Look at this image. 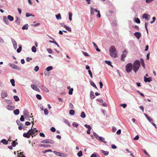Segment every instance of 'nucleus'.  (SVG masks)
Listing matches in <instances>:
<instances>
[{"label": "nucleus", "instance_id": "a19ab883", "mask_svg": "<svg viewBox=\"0 0 157 157\" xmlns=\"http://www.w3.org/2000/svg\"><path fill=\"white\" fill-rule=\"evenodd\" d=\"M73 88H71V89H70L68 93L70 95H71L73 94Z\"/></svg>", "mask_w": 157, "mask_h": 157}, {"label": "nucleus", "instance_id": "37998d69", "mask_svg": "<svg viewBox=\"0 0 157 157\" xmlns=\"http://www.w3.org/2000/svg\"><path fill=\"white\" fill-rule=\"evenodd\" d=\"M6 108L10 110L13 109V108L12 106L10 105L7 106Z\"/></svg>", "mask_w": 157, "mask_h": 157}, {"label": "nucleus", "instance_id": "dca6fc26", "mask_svg": "<svg viewBox=\"0 0 157 157\" xmlns=\"http://www.w3.org/2000/svg\"><path fill=\"white\" fill-rule=\"evenodd\" d=\"M98 140L101 142H103L105 143H107L106 141H105L104 138L101 136H100V137H99Z\"/></svg>", "mask_w": 157, "mask_h": 157}, {"label": "nucleus", "instance_id": "bb28decb", "mask_svg": "<svg viewBox=\"0 0 157 157\" xmlns=\"http://www.w3.org/2000/svg\"><path fill=\"white\" fill-rule=\"evenodd\" d=\"M72 13L71 12H69V20L70 21H72Z\"/></svg>", "mask_w": 157, "mask_h": 157}, {"label": "nucleus", "instance_id": "f03ea898", "mask_svg": "<svg viewBox=\"0 0 157 157\" xmlns=\"http://www.w3.org/2000/svg\"><path fill=\"white\" fill-rule=\"evenodd\" d=\"M140 66V63L139 60H136L132 65L133 71L136 73Z\"/></svg>", "mask_w": 157, "mask_h": 157}, {"label": "nucleus", "instance_id": "a18cd8bd", "mask_svg": "<svg viewBox=\"0 0 157 157\" xmlns=\"http://www.w3.org/2000/svg\"><path fill=\"white\" fill-rule=\"evenodd\" d=\"M85 126L86 128H87L88 129H89V130H91V127H90V126L89 125H88L87 124H85Z\"/></svg>", "mask_w": 157, "mask_h": 157}, {"label": "nucleus", "instance_id": "864d4df0", "mask_svg": "<svg viewBox=\"0 0 157 157\" xmlns=\"http://www.w3.org/2000/svg\"><path fill=\"white\" fill-rule=\"evenodd\" d=\"M106 63L109 65H110L111 66L113 67V66L111 64V63L110 61H105Z\"/></svg>", "mask_w": 157, "mask_h": 157}, {"label": "nucleus", "instance_id": "e2e57ef3", "mask_svg": "<svg viewBox=\"0 0 157 157\" xmlns=\"http://www.w3.org/2000/svg\"><path fill=\"white\" fill-rule=\"evenodd\" d=\"M69 107L71 109H73L74 108V106L71 103H70L69 104Z\"/></svg>", "mask_w": 157, "mask_h": 157}, {"label": "nucleus", "instance_id": "338daca9", "mask_svg": "<svg viewBox=\"0 0 157 157\" xmlns=\"http://www.w3.org/2000/svg\"><path fill=\"white\" fill-rule=\"evenodd\" d=\"M127 106L126 104H123L120 105V106L123 107L124 108H125Z\"/></svg>", "mask_w": 157, "mask_h": 157}, {"label": "nucleus", "instance_id": "6e6552de", "mask_svg": "<svg viewBox=\"0 0 157 157\" xmlns=\"http://www.w3.org/2000/svg\"><path fill=\"white\" fill-rule=\"evenodd\" d=\"M10 66L13 68L17 70H20V68L17 65L14 64H10Z\"/></svg>", "mask_w": 157, "mask_h": 157}, {"label": "nucleus", "instance_id": "0eeeda50", "mask_svg": "<svg viewBox=\"0 0 157 157\" xmlns=\"http://www.w3.org/2000/svg\"><path fill=\"white\" fill-rule=\"evenodd\" d=\"M53 152L57 156L61 157H64V155L63 153L58 152L56 151H54Z\"/></svg>", "mask_w": 157, "mask_h": 157}, {"label": "nucleus", "instance_id": "4468645a", "mask_svg": "<svg viewBox=\"0 0 157 157\" xmlns=\"http://www.w3.org/2000/svg\"><path fill=\"white\" fill-rule=\"evenodd\" d=\"M144 81L145 82H150L151 81H152V79L151 77H149L148 78H147L145 77H144Z\"/></svg>", "mask_w": 157, "mask_h": 157}, {"label": "nucleus", "instance_id": "de8ad7c7", "mask_svg": "<svg viewBox=\"0 0 157 157\" xmlns=\"http://www.w3.org/2000/svg\"><path fill=\"white\" fill-rule=\"evenodd\" d=\"M40 147H50V145H45L44 144H40L39 145Z\"/></svg>", "mask_w": 157, "mask_h": 157}, {"label": "nucleus", "instance_id": "0e129e2a", "mask_svg": "<svg viewBox=\"0 0 157 157\" xmlns=\"http://www.w3.org/2000/svg\"><path fill=\"white\" fill-rule=\"evenodd\" d=\"M139 139V136L138 135H136L133 139L134 140H137Z\"/></svg>", "mask_w": 157, "mask_h": 157}, {"label": "nucleus", "instance_id": "4d7b16f0", "mask_svg": "<svg viewBox=\"0 0 157 157\" xmlns=\"http://www.w3.org/2000/svg\"><path fill=\"white\" fill-rule=\"evenodd\" d=\"M135 22L139 24L140 23V21L138 18H137L135 19Z\"/></svg>", "mask_w": 157, "mask_h": 157}, {"label": "nucleus", "instance_id": "a211bd4d", "mask_svg": "<svg viewBox=\"0 0 157 157\" xmlns=\"http://www.w3.org/2000/svg\"><path fill=\"white\" fill-rule=\"evenodd\" d=\"M29 25L28 24H26L24 25L22 27V29L23 30L27 29L28 28Z\"/></svg>", "mask_w": 157, "mask_h": 157}, {"label": "nucleus", "instance_id": "f8f14e48", "mask_svg": "<svg viewBox=\"0 0 157 157\" xmlns=\"http://www.w3.org/2000/svg\"><path fill=\"white\" fill-rule=\"evenodd\" d=\"M7 96V94L6 92L3 91L1 93V97L2 98H4Z\"/></svg>", "mask_w": 157, "mask_h": 157}, {"label": "nucleus", "instance_id": "1a4fd4ad", "mask_svg": "<svg viewBox=\"0 0 157 157\" xmlns=\"http://www.w3.org/2000/svg\"><path fill=\"white\" fill-rule=\"evenodd\" d=\"M134 35L138 39H139L141 36V34L139 32H136L134 33Z\"/></svg>", "mask_w": 157, "mask_h": 157}, {"label": "nucleus", "instance_id": "69168bd1", "mask_svg": "<svg viewBox=\"0 0 157 157\" xmlns=\"http://www.w3.org/2000/svg\"><path fill=\"white\" fill-rule=\"evenodd\" d=\"M82 53L85 56H89L88 54L87 53L84 52H83Z\"/></svg>", "mask_w": 157, "mask_h": 157}, {"label": "nucleus", "instance_id": "052dcab7", "mask_svg": "<svg viewBox=\"0 0 157 157\" xmlns=\"http://www.w3.org/2000/svg\"><path fill=\"white\" fill-rule=\"evenodd\" d=\"M64 122L69 126V125H70V123H69L68 120H66L64 121Z\"/></svg>", "mask_w": 157, "mask_h": 157}, {"label": "nucleus", "instance_id": "680f3d73", "mask_svg": "<svg viewBox=\"0 0 157 157\" xmlns=\"http://www.w3.org/2000/svg\"><path fill=\"white\" fill-rule=\"evenodd\" d=\"M16 122L18 125H20V126H21L22 124L19 121H17Z\"/></svg>", "mask_w": 157, "mask_h": 157}, {"label": "nucleus", "instance_id": "473e14b6", "mask_svg": "<svg viewBox=\"0 0 157 157\" xmlns=\"http://www.w3.org/2000/svg\"><path fill=\"white\" fill-rule=\"evenodd\" d=\"M13 98L16 101H19V98L17 96L15 95V96H13Z\"/></svg>", "mask_w": 157, "mask_h": 157}, {"label": "nucleus", "instance_id": "5fc2aeb1", "mask_svg": "<svg viewBox=\"0 0 157 157\" xmlns=\"http://www.w3.org/2000/svg\"><path fill=\"white\" fill-rule=\"evenodd\" d=\"M39 70V67L37 66H36L35 67L34 69V71H37Z\"/></svg>", "mask_w": 157, "mask_h": 157}, {"label": "nucleus", "instance_id": "774afa93", "mask_svg": "<svg viewBox=\"0 0 157 157\" xmlns=\"http://www.w3.org/2000/svg\"><path fill=\"white\" fill-rule=\"evenodd\" d=\"M121 129H119L116 132L117 135H119L121 134Z\"/></svg>", "mask_w": 157, "mask_h": 157}, {"label": "nucleus", "instance_id": "4c0bfd02", "mask_svg": "<svg viewBox=\"0 0 157 157\" xmlns=\"http://www.w3.org/2000/svg\"><path fill=\"white\" fill-rule=\"evenodd\" d=\"M90 83V84L91 86H93L94 87H95V88L98 89V88L97 87L95 84L93 82H91Z\"/></svg>", "mask_w": 157, "mask_h": 157}, {"label": "nucleus", "instance_id": "9d476101", "mask_svg": "<svg viewBox=\"0 0 157 157\" xmlns=\"http://www.w3.org/2000/svg\"><path fill=\"white\" fill-rule=\"evenodd\" d=\"M31 136V134L30 133L29 131L27 133H24L23 134V136L24 137H26L28 138H29Z\"/></svg>", "mask_w": 157, "mask_h": 157}, {"label": "nucleus", "instance_id": "bf43d9fd", "mask_svg": "<svg viewBox=\"0 0 157 157\" xmlns=\"http://www.w3.org/2000/svg\"><path fill=\"white\" fill-rule=\"evenodd\" d=\"M24 118L23 116L21 115L20 118V120L21 121H24Z\"/></svg>", "mask_w": 157, "mask_h": 157}, {"label": "nucleus", "instance_id": "412c9836", "mask_svg": "<svg viewBox=\"0 0 157 157\" xmlns=\"http://www.w3.org/2000/svg\"><path fill=\"white\" fill-rule=\"evenodd\" d=\"M11 40L14 47H15V46H17V44L16 42L12 38L11 39Z\"/></svg>", "mask_w": 157, "mask_h": 157}, {"label": "nucleus", "instance_id": "aec40b11", "mask_svg": "<svg viewBox=\"0 0 157 157\" xmlns=\"http://www.w3.org/2000/svg\"><path fill=\"white\" fill-rule=\"evenodd\" d=\"M7 18L10 21H12L13 20V17L10 15H8L7 16Z\"/></svg>", "mask_w": 157, "mask_h": 157}, {"label": "nucleus", "instance_id": "8fccbe9b", "mask_svg": "<svg viewBox=\"0 0 157 157\" xmlns=\"http://www.w3.org/2000/svg\"><path fill=\"white\" fill-rule=\"evenodd\" d=\"M17 144V143L15 141H14L12 142V145L13 147H14L16 146V144Z\"/></svg>", "mask_w": 157, "mask_h": 157}, {"label": "nucleus", "instance_id": "58836bf2", "mask_svg": "<svg viewBox=\"0 0 157 157\" xmlns=\"http://www.w3.org/2000/svg\"><path fill=\"white\" fill-rule=\"evenodd\" d=\"M72 125L74 127L77 128L78 126V124L75 122H74L73 123Z\"/></svg>", "mask_w": 157, "mask_h": 157}, {"label": "nucleus", "instance_id": "72a5a7b5", "mask_svg": "<svg viewBox=\"0 0 157 157\" xmlns=\"http://www.w3.org/2000/svg\"><path fill=\"white\" fill-rule=\"evenodd\" d=\"M3 20L4 22L5 23L8 25V24L9 22L8 19H7L6 17H4Z\"/></svg>", "mask_w": 157, "mask_h": 157}, {"label": "nucleus", "instance_id": "e433bc0d", "mask_svg": "<svg viewBox=\"0 0 157 157\" xmlns=\"http://www.w3.org/2000/svg\"><path fill=\"white\" fill-rule=\"evenodd\" d=\"M36 48L35 46H33L32 48V52H35L36 50Z\"/></svg>", "mask_w": 157, "mask_h": 157}, {"label": "nucleus", "instance_id": "c9c22d12", "mask_svg": "<svg viewBox=\"0 0 157 157\" xmlns=\"http://www.w3.org/2000/svg\"><path fill=\"white\" fill-rule=\"evenodd\" d=\"M81 117L82 118H84L86 117V115L85 113L82 112L81 114Z\"/></svg>", "mask_w": 157, "mask_h": 157}, {"label": "nucleus", "instance_id": "f257e3e1", "mask_svg": "<svg viewBox=\"0 0 157 157\" xmlns=\"http://www.w3.org/2000/svg\"><path fill=\"white\" fill-rule=\"evenodd\" d=\"M110 56L114 58L117 57V52L116 48L113 46H111L109 49Z\"/></svg>", "mask_w": 157, "mask_h": 157}, {"label": "nucleus", "instance_id": "09e8293b", "mask_svg": "<svg viewBox=\"0 0 157 157\" xmlns=\"http://www.w3.org/2000/svg\"><path fill=\"white\" fill-rule=\"evenodd\" d=\"M44 114L45 115H47L48 113V110L46 109H44Z\"/></svg>", "mask_w": 157, "mask_h": 157}, {"label": "nucleus", "instance_id": "13d9d810", "mask_svg": "<svg viewBox=\"0 0 157 157\" xmlns=\"http://www.w3.org/2000/svg\"><path fill=\"white\" fill-rule=\"evenodd\" d=\"M50 130L52 132H54L56 131V129L54 127H52L50 129Z\"/></svg>", "mask_w": 157, "mask_h": 157}, {"label": "nucleus", "instance_id": "7c9ffc66", "mask_svg": "<svg viewBox=\"0 0 157 157\" xmlns=\"http://www.w3.org/2000/svg\"><path fill=\"white\" fill-rule=\"evenodd\" d=\"M12 85L13 86H15V81L13 79H11L10 80Z\"/></svg>", "mask_w": 157, "mask_h": 157}, {"label": "nucleus", "instance_id": "a878e982", "mask_svg": "<svg viewBox=\"0 0 157 157\" xmlns=\"http://www.w3.org/2000/svg\"><path fill=\"white\" fill-rule=\"evenodd\" d=\"M53 69V67L52 66H50L48 67H47L46 69L47 71H50L51 70H52Z\"/></svg>", "mask_w": 157, "mask_h": 157}, {"label": "nucleus", "instance_id": "3c124183", "mask_svg": "<svg viewBox=\"0 0 157 157\" xmlns=\"http://www.w3.org/2000/svg\"><path fill=\"white\" fill-rule=\"evenodd\" d=\"M22 49V47L21 46H19L17 50V52L18 53H19L21 52Z\"/></svg>", "mask_w": 157, "mask_h": 157}, {"label": "nucleus", "instance_id": "393cba45", "mask_svg": "<svg viewBox=\"0 0 157 157\" xmlns=\"http://www.w3.org/2000/svg\"><path fill=\"white\" fill-rule=\"evenodd\" d=\"M140 61L141 62V64L142 66L144 67H145V64L144 63V60L143 59L141 58L140 59Z\"/></svg>", "mask_w": 157, "mask_h": 157}, {"label": "nucleus", "instance_id": "4be33fe9", "mask_svg": "<svg viewBox=\"0 0 157 157\" xmlns=\"http://www.w3.org/2000/svg\"><path fill=\"white\" fill-rule=\"evenodd\" d=\"M1 142L3 144L6 145L8 144V141L6 140L5 139H2L1 140Z\"/></svg>", "mask_w": 157, "mask_h": 157}, {"label": "nucleus", "instance_id": "c756f323", "mask_svg": "<svg viewBox=\"0 0 157 157\" xmlns=\"http://www.w3.org/2000/svg\"><path fill=\"white\" fill-rule=\"evenodd\" d=\"M75 113V111L73 109H71L69 111V114L71 115H73Z\"/></svg>", "mask_w": 157, "mask_h": 157}, {"label": "nucleus", "instance_id": "6e6d98bb", "mask_svg": "<svg viewBox=\"0 0 157 157\" xmlns=\"http://www.w3.org/2000/svg\"><path fill=\"white\" fill-rule=\"evenodd\" d=\"M88 72L89 74L90 75V77L91 78H93L92 74L91 72V71L90 70H89L88 71Z\"/></svg>", "mask_w": 157, "mask_h": 157}, {"label": "nucleus", "instance_id": "b1692460", "mask_svg": "<svg viewBox=\"0 0 157 157\" xmlns=\"http://www.w3.org/2000/svg\"><path fill=\"white\" fill-rule=\"evenodd\" d=\"M56 19L58 20H60L61 18V14L59 13H58L57 15H56Z\"/></svg>", "mask_w": 157, "mask_h": 157}, {"label": "nucleus", "instance_id": "f704fd0d", "mask_svg": "<svg viewBox=\"0 0 157 157\" xmlns=\"http://www.w3.org/2000/svg\"><path fill=\"white\" fill-rule=\"evenodd\" d=\"M143 152L146 155V157H150V155L147 153L145 150H143Z\"/></svg>", "mask_w": 157, "mask_h": 157}, {"label": "nucleus", "instance_id": "49530a36", "mask_svg": "<svg viewBox=\"0 0 157 157\" xmlns=\"http://www.w3.org/2000/svg\"><path fill=\"white\" fill-rule=\"evenodd\" d=\"M147 25H148V23H145V28L146 29V31L147 32V34H148V29H147Z\"/></svg>", "mask_w": 157, "mask_h": 157}, {"label": "nucleus", "instance_id": "9b49d317", "mask_svg": "<svg viewBox=\"0 0 157 157\" xmlns=\"http://www.w3.org/2000/svg\"><path fill=\"white\" fill-rule=\"evenodd\" d=\"M149 17H150V16L147 14H144L142 16V17L143 19H145L147 21H148L149 19Z\"/></svg>", "mask_w": 157, "mask_h": 157}, {"label": "nucleus", "instance_id": "2f4dec72", "mask_svg": "<svg viewBox=\"0 0 157 157\" xmlns=\"http://www.w3.org/2000/svg\"><path fill=\"white\" fill-rule=\"evenodd\" d=\"M49 42L51 43H55V44H56L58 47H59V44L57 43L55 41H52L50 40Z\"/></svg>", "mask_w": 157, "mask_h": 157}, {"label": "nucleus", "instance_id": "39448f33", "mask_svg": "<svg viewBox=\"0 0 157 157\" xmlns=\"http://www.w3.org/2000/svg\"><path fill=\"white\" fill-rule=\"evenodd\" d=\"M43 143H48L52 144L54 143L53 141L50 139H46L43 140L41 142Z\"/></svg>", "mask_w": 157, "mask_h": 157}, {"label": "nucleus", "instance_id": "79ce46f5", "mask_svg": "<svg viewBox=\"0 0 157 157\" xmlns=\"http://www.w3.org/2000/svg\"><path fill=\"white\" fill-rule=\"evenodd\" d=\"M43 90L46 92L48 93L49 92V90L46 87H44L43 88Z\"/></svg>", "mask_w": 157, "mask_h": 157}, {"label": "nucleus", "instance_id": "cd10ccee", "mask_svg": "<svg viewBox=\"0 0 157 157\" xmlns=\"http://www.w3.org/2000/svg\"><path fill=\"white\" fill-rule=\"evenodd\" d=\"M30 16H32L34 17V16L32 14L30 13H26V17H28Z\"/></svg>", "mask_w": 157, "mask_h": 157}, {"label": "nucleus", "instance_id": "423d86ee", "mask_svg": "<svg viewBox=\"0 0 157 157\" xmlns=\"http://www.w3.org/2000/svg\"><path fill=\"white\" fill-rule=\"evenodd\" d=\"M31 88L34 90L37 91H40L39 89L34 84H32L31 85Z\"/></svg>", "mask_w": 157, "mask_h": 157}, {"label": "nucleus", "instance_id": "6ab92c4d", "mask_svg": "<svg viewBox=\"0 0 157 157\" xmlns=\"http://www.w3.org/2000/svg\"><path fill=\"white\" fill-rule=\"evenodd\" d=\"M13 113L16 115H18L19 113V110L18 109H16L13 111Z\"/></svg>", "mask_w": 157, "mask_h": 157}, {"label": "nucleus", "instance_id": "f3484780", "mask_svg": "<svg viewBox=\"0 0 157 157\" xmlns=\"http://www.w3.org/2000/svg\"><path fill=\"white\" fill-rule=\"evenodd\" d=\"M93 44L94 47L96 48V51L98 52H100V50L98 48V46L94 42H93Z\"/></svg>", "mask_w": 157, "mask_h": 157}, {"label": "nucleus", "instance_id": "5701e85b", "mask_svg": "<svg viewBox=\"0 0 157 157\" xmlns=\"http://www.w3.org/2000/svg\"><path fill=\"white\" fill-rule=\"evenodd\" d=\"M102 153L105 155L107 156L109 154V152L108 151H105L102 150L101 151Z\"/></svg>", "mask_w": 157, "mask_h": 157}, {"label": "nucleus", "instance_id": "c85d7f7f", "mask_svg": "<svg viewBox=\"0 0 157 157\" xmlns=\"http://www.w3.org/2000/svg\"><path fill=\"white\" fill-rule=\"evenodd\" d=\"M77 155L79 157H80L82 155V151H80L77 153Z\"/></svg>", "mask_w": 157, "mask_h": 157}, {"label": "nucleus", "instance_id": "c03bdc74", "mask_svg": "<svg viewBox=\"0 0 157 157\" xmlns=\"http://www.w3.org/2000/svg\"><path fill=\"white\" fill-rule=\"evenodd\" d=\"M52 150L51 149H48L44 150L42 151V152L43 153H45L48 152H52Z\"/></svg>", "mask_w": 157, "mask_h": 157}, {"label": "nucleus", "instance_id": "7ed1b4c3", "mask_svg": "<svg viewBox=\"0 0 157 157\" xmlns=\"http://www.w3.org/2000/svg\"><path fill=\"white\" fill-rule=\"evenodd\" d=\"M126 70L127 72H130L133 69L132 64L131 63L127 64L125 66Z\"/></svg>", "mask_w": 157, "mask_h": 157}, {"label": "nucleus", "instance_id": "20e7f679", "mask_svg": "<svg viewBox=\"0 0 157 157\" xmlns=\"http://www.w3.org/2000/svg\"><path fill=\"white\" fill-rule=\"evenodd\" d=\"M128 54V52L125 49L122 52L121 55V59L122 61H124V58L126 57Z\"/></svg>", "mask_w": 157, "mask_h": 157}, {"label": "nucleus", "instance_id": "ea45409f", "mask_svg": "<svg viewBox=\"0 0 157 157\" xmlns=\"http://www.w3.org/2000/svg\"><path fill=\"white\" fill-rule=\"evenodd\" d=\"M65 28L67 31L69 32H70L71 31V28L67 26H66V27H65Z\"/></svg>", "mask_w": 157, "mask_h": 157}, {"label": "nucleus", "instance_id": "603ef678", "mask_svg": "<svg viewBox=\"0 0 157 157\" xmlns=\"http://www.w3.org/2000/svg\"><path fill=\"white\" fill-rule=\"evenodd\" d=\"M36 97L39 100H41L42 98L40 95L38 94L36 95Z\"/></svg>", "mask_w": 157, "mask_h": 157}, {"label": "nucleus", "instance_id": "ddd939ff", "mask_svg": "<svg viewBox=\"0 0 157 157\" xmlns=\"http://www.w3.org/2000/svg\"><path fill=\"white\" fill-rule=\"evenodd\" d=\"M33 126V125L32 126ZM33 127V126H32ZM37 130H33L32 128V127L31 129L30 130H29V132L30 133L31 136H32L33 135V134H35V133L36 132H37Z\"/></svg>", "mask_w": 157, "mask_h": 157}, {"label": "nucleus", "instance_id": "2eb2a0df", "mask_svg": "<svg viewBox=\"0 0 157 157\" xmlns=\"http://www.w3.org/2000/svg\"><path fill=\"white\" fill-rule=\"evenodd\" d=\"M90 98L92 99H94L95 97L93 91H91L90 92Z\"/></svg>", "mask_w": 157, "mask_h": 157}]
</instances>
